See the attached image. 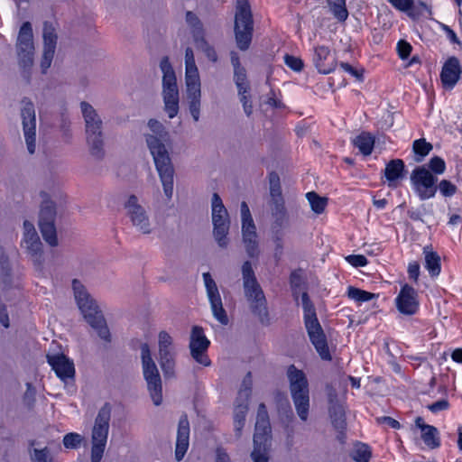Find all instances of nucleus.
I'll return each mask as SVG.
<instances>
[{"label": "nucleus", "mask_w": 462, "mask_h": 462, "mask_svg": "<svg viewBox=\"0 0 462 462\" xmlns=\"http://www.w3.org/2000/svg\"><path fill=\"white\" fill-rule=\"evenodd\" d=\"M148 127L153 134H145V141L153 158L156 171L159 174L163 192L168 200L173 195L174 167L165 145L169 140V133L161 122L156 119L148 121Z\"/></svg>", "instance_id": "1"}, {"label": "nucleus", "mask_w": 462, "mask_h": 462, "mask_svg": "<svg viewBox=\"0 0 462 462\" xmlns=\"http://www.w3.org/2000/svg\"><path fill=\"white\" fill-rule=\"evenodd\" d=\"M74 297L85 320L94 328L98 337L106 341H111V335L106 321L96 300L90 296L85 286L77 279L72 281Z\"/></svg>", "instance_id": "2"}, {"label": "nucleus", "mask_w": 462, "mask_h": 462, "mask_svg": "<svg viewBox=\"0 0 462 462\" xmlns=\"http://www.w3.org/2000/svg\"><path fill=\"white\" fill-rule=\"evenodd\" d=\"M242 278L245 296L252 313L263 326H269L271 319L264 292L257 282L252 263L245 261L242 265Z\"/></svg>", "instance_id": "3"}, {"label": "nucleus", "mask_w": 462, "mask_h": 462, "mask_svg": "<svg viewBox=\"0 0 462 462\" xmlns=\"http://www.w3.org/2000/svg\"><path fill=\"white\" fill-rule=\"evenodd\" d=\"M85 123L86 142L89 153L97 161L105 157L104 123L97 111L88 102L80 103Z\"/></svg>", "instance_id": "4"}, {"label": "nucleus", "mask_w": 462, "mask_h": 462, "mask_svg": "<svg viewBox=\"0 0 462 462\" xmlns=\"http://www.w3.org/2000/svg\"><path fill=\"white\" fill-rule=\"evenodd\" d=\"M287 377L296 412L302 421H306L310 413V389L306 374L294 365H291L287 369Z\"/></svg>", "instance_id": "5"}, {"label": "nucleus", "mask_w": 462, "mask_h": 462, "mask_svg": "<svg viewBox=\"0 0 462 462\" xmlns=\"http://www.w3.org/2000/svg\"><path fill=\"white\" fill-rule=\"evenodd\" d=\"M271 424L267 408L260 403L257 410L255 431L254 434V449L251 452L253 462H268V447Z\"/></svg>", "instance_id": "6"}, {"label": "nucleus", "mask_w": 462, "mask_h": 462, "mask_svg": "<svg viewBox=\"0 0 462 462\" xmlns=\"http://www.w3.org/2000/svg\"><path fill=\"white\" fill-rule=\"evenodd\" d=\"M112 408L106 402L98 411L91 434V462H100L106 445Z\"/></svg>", "instance_id": "7"}, {"label": "nucleus", "mask_w": 462, "mask_h": 462, "mask_svg": "<svg viewBox=\"0 0 462 462\" xmlns=\"http://www.w3.org/2000/svg\"><path fill=\"white\" fill-rule=\"evenodd\" d=\"M162 72V97L164 110L170 118H173L179 112L180 94L175 71L167 56L160 62Z\"/></svg>", "instance_id": "8"}, {"label": "nucleus", "mask_w": 462, "mask_h": 462, "mask_svg": "<svg viewBox=\"0 0 462 462\" xmlns=\"http://www.w3.org/2000/svg\"><path fill=\"white\" fill-rule=\"evenodd\" d=\"M141 360L143 378L153 404L159 406L162 402V378L158 367L152 357L147 343L141 345Z\"/></svg>", "instance_id": "9"}, {"label": "nucleus", "mask_w": 462, "mask_h": 462, "mask_svg": "<svg viewBox=\"0 0 462 462\" xmlns=\"http://www.w3.org/2000/svg\"><path fill=\"white\" fill-rule=\"evenodd\" d=\"M254 30L253 15L248 0H236L235 36L241 51L249 49Z\"/></svg>", "instance_id": "10"}, {"label": "nucleus", "mask_w": 462, "mask_h": 462, "mask_svg": "<svg viewBox=\"0 0 462 462\" xmlns=\"http://www.w3.org/2000/svg\"><path fill=\"white\" fill-rule=\"evenodd\" d=\"M16 53L23 77L29 80L30 69L33 65L34 56L32 28L29 22L23 23L20 28L16 41Z\"/></svg>", "instance_id": "11"}, {"label": "nucleus", "mask_w": 462, "mask_h": 462, "mask_svg": "<svg viewBox=\"0 0 462 462\" xmlns=\"http://www.w3.org/2000/svg\"><path fill=\"white\" fill-rule=\"evenodd\" d=\"M252 373L248 372L242 381L234 405L233 423L235 436L236 439L241 438L242 430L245 424V417L249 410V401L252 393Z\"/></svg>", "instance_id": "12"}, {"label": "nucleus", "mask_w": 462, "mask_h": 462, "mask_svg": "<svg viewBox=\"0 0 462 462\" xmlns=\"http://www.w3.org/2000/svg\"><path fill=\"white\" fill-rule=\"evenodd\" d=\"M125 215L132 226L143 235L153 232V226L145 208L135 195H131L125 203Z\"/></svg>", "instance_id": "13"}, {"label": "nucleus", "mask_w": 462, "mask_h": 462, "mask_svg": "<svg viewBox=\"0 0 462 462\" xmlns=\"http://www.w3.org/2000/svg\"><path fill=\"white\" fill-rule=\"evenodd\" d=\"M21 246L26 250L35 268L42 271L44 263L42 243L33 224L28 220L23 222V237Z\"/></svg>", "instance_id": "14"}, {"label": "nucleus", "mask_w": 462, "mask_h": 462, "mask_svg": "<svg viewBox=\"0 0 462 462\" xmlns=\"http://www.w3.org/2000/svg\"><path fill=\"white\" fill-rule=\"evenodd\" d=\"M158 361L165 377L175 376L176 352L172 337L165 330L158 335Z\"/></svg>", "instance_id": "15"}, {"label": "nucleus", "mask_w": 462, "mask_h": 462, "mask_svg": "<svg viewBox=\"0 0 462 462\" xmlns=\"http://www.w3.org/2000/svg\"><path fill=\"white\" fill-rule=\"evenodd\" d=\"M411 182L421 200L433 198L437 192L435 177L425 165L417 166L411 173Z\"/></svg>", "instance_id": "16"}, {"label": "nucleus", "mask_w": 462, "mask_h": 462, "mask_svg": "<svg viewBox=\"0 0 462 462\" xmlns=\"http://www.w3.org/2000/svg\"><path fill=\"white\" fill-rule=\"evenodd\" d=\"M56 206L51 200H44L39 215V227L45 242L51 246L58 245L57 231L55 226Z\"/></svg>", "instance_id": "17"}, {"label": "nucleus", "mask_w": 462, "mask_h": 462, "mask_svg": "<svg viewBox=\"0 0 462 462\" xmlns=\"http://www.w3.org/2000/svg\"><path fill=\"white\" fill-rule=\"evenodd\" d=\"M21 117L27 150L33 154L36 148V116L34 106L28 98L22 100Z\"/></svg>", "instance_id": "18"}, {"label": "nucleus", "mask_w": 462, "mask_h": 462, "mask_svg": "<svg viewBox=\"0 0 462 462\" xmlns=\"http://www.w3.org/2000/svg\"><path fill=\"white\" fill-rule=\"evenodd\" d=\"M209 345L210 342L206 337L203 328L199 326H194L191 328L189 344L190 356L197 363L204 366H209L211 364L207 355Z\"/></svg>", "instance_id": "19"}, {"label": "nucleus", "mask_w": 462, "mask_h": 462, "mask_svg": "<svg viewBox=\"0 0 462 462\" xmlns=\"http://www.w3.org/2000/svg\"><path fill=\"white\" fill-rule=\"evenodd\" d=\"M202 276L213 316L217 319V321H219V323L226 326L228 324L229 320L223 307L222 299L218 291L217 285L209 273H204Z\"/></svg>", "instance_id": "20"}, {"label": "nucleus", "mask_w": 462, "mask_h": 462, "mask_svg": "<svg viewBox=\"0 0 462 462\" xmlns=\"http://www.w3.org/2000/svg\"><path fill=\"white\" fill-rule=\"evenodd\" d=\"M310 342L323 360H331L327 337L318 319L304 321Z\"/></svg>", "instance_id": "21"}, {"label": "nucleus", "mask_w": 462, "mask_h": 462, "mask_svg": "<svg viewBox=\"0 0 462 462\" xmlns=\"http://www.w3.org/2000/svg\"><path fill=\"white\" fill-rule=\"evenodd\" d=\"M43 52L41 61V69L42 73H46L47 69L51 67V61L55 53L57 44V34L55 28L50 22L43 23Z\"/></svg>", "instance_id": "22"}, {"label": "nucleus", "mask_w": 462, "mask_h": 462, "mask_svg": "<svg viewBox=\"0 0 462 462\" xmlns=\"http://www.w3.org/2000/svg\"><path fill=\"white\" fill-rule=\"evenodd\" d=\"M47 362L55 372L56 375L64 383L75 378V366L72 360L64 354H48Z\"/></svg>", "instance_id": "23"}, {"label": "nucleus", "mask_w": 462, "mask_h": 462, "mask_svg": "<svg viewBox=\"0 0 462 462\" xmlns=\"http://www.w3.org/2000/svg\"><path fill=\"white\" fill-rule=\"evenodd\" d=\"M397 310L404 315H414L419 309L417 291L409 284H404L395 299Z\"/></svg>", "instance_id": "24"}, {"label": "nucleus", "mask_w": 462, "mask_h": 462, "mask_svg": "<svg viewBox=\"0 0 462 462\" xmlns=\"http://www.w3.org/2000/svg\"><path fill=\"white\" fill-rule=\"evenodd\" d=\"M461 74L462 66L460 65L459 60L454 56L449 57L445 61L440 73L443 87L452 89L459 80Z\"/></svg>", "instance_id": "25"}, {"label": "nucleus", "mask_w": 462, "mask_h": 462, "mask_svg": "<svg viewBox=\"0 0 462 462\" xmlns=\"http://www.w3.org/2000/svg\"><path fill=\"white\" fill-rule=\"evenodd\" d=\"M189 445V422L186 414L182 415L179 420L177 440L175 448V458L180 461Z\"/></svg>", "instance_id": "26"}, {"label": "nucleus", "mask_w": 462, "mask_h": 462, "mask_svg": "<svg viewBox=\"0 0 462 462\" xmlns=\"http://www.w3.org/2000/svg\"><path fill=\"white\" fill-rule=\"evenodd\" d=\"M313 62L318 71L329 74L336 68V61L330 50L326 46H317L314 49Z\"/></svg>", "instance_id": "27"}, {"label": "nucleus", "mask_w": 462, "mask_h": 462, "mask_svg": "<svg viewBox=\"0 0 462 462\" xmlns=\"http://www.w3.org/2000/svg\"><path fill=\"white\" fill-rule=\"evenodd\" d=\"M230 60L234 69V81L238 94L248 93L250 89L246 69L242 66L240 58L236 51L230 52Z\"/></svg>", "instance_id": "28"}, {"label": "nucleus", "mask_w": 462, "mask_h": 462, "mask_svg": "<svg viewBox=\"0 0 462 462\" xmlns=\"http://www.w3.org/2000/svg\"><path fill=\"white\" fill-rule=\"evenodd\" d=\"M404 162L401 159L391 160L384 169V176L389 181L390 187H396V181L402 178Z\"/></svg>", "instance_id": "29"}, {"label": "nucleus", "mask_w": 462, "mask_h": 462, "mask_svg": "<svg viewBox=\"0 0 462 462\" xmlns=\"http://www.w3.org/2000/svg\"><path fill=\"white\" fill-rule=\"evenodd\" d=\"M212 223H224L230 221L228 212L225 208L223 201L217 193L212 195Z\"/></svg>", "instance_id": "30"}, {"label": "nucleus", "mask_w": 462, "mask_h": 462, "mask_svg": "<svg viewBox=\"0 0 462 462\" xmlns=\"http://www.w3.org/2000/svg\"><path fill=\"white\" fill-rule=\"evenodd\" d=\"M352 143L355 147L358 148L363 155L368 156L373 152L374 138L370 133L362 132L359 135L353 139Z\"/></svg>", "instance_id": "31"}, {"label": "nucleus", "mask_w": 462, "mask_h": 462, "mask_svg": "<svg viewBox=\"0 0 462 462\" xmlns=\"http://www.w3.org/2000/svg\"><path fill=\"white\" fill-rule=\"evenodd\" d=\"M185 21L190 29L194 42L205 37L203 23L196 14L191 11L186 12Z\"/></svg>", "instance_id": "32"}, {"label": "nucleus", "mask_w": 462, "mask_h": 462, "mask_svg": "<svg viewBox=\"0 0 462 462\" xmlns=\"http://www.w3.org/2000/svg\"><path fill=\"white\" fill-rule=\"evenodd\" d=\"M423 254L425 256V267L428 269L431 276H438L440 273V257L439 255L430 249L429 246L424 247Z\"/></svg>", "instance_id": "33"}, {"label": "nucleus", "mask_w": 462, "mask_h": 462, "mask_svg": "<svg viewBox=\"0 0 462 462\" xmlns=\"http://www.w3.org/2000/svg\"><path fill=\"white\" fill-rule=\"evenodd\" d=\"M327 7L338 22H345L348 17L346 0H326Z\"/></svg>", "instance_id": "34"}, {"label": "nucleus", "mask_w": 462, "mask_h": 462, "mask_svg": "<svg viewBox=\"0 0 462 462\" xmlns=\"http://www.w3.org/2000/svg\"><path fill=\"white\" fill-rule=\"evenodd\" d=\"M230 221H226L224 223H215L213 224V236L217 245L226 248L228 245L227 235L229 232Z\"/></svg>", "instance_id": "35"}, {"label": "nucleus", "mask_w": 462, "mask_h": 462, "mask_svg": "<svg viewBox=\"0 0 462 462\" xmlns=\"http://www.w3.org/2000/svg\"><path fill=\"white\" fill-rule=\"evenodd\" d=\"M329 416L333 426L337 430H343L346 426L345 409L341 403L328 406Z\"/></svg>", "instance_id": "36"}, {"label": "nucleus", "mask_w": 462, "mask_h": 462, "mask_svg": "<svg viewBox=\"0 0 462 462\" xmlns=\"http://www.w3.org/2000/svg\"><path fill=\"white\" fill-rule=\"evenodd\" d=\"M433 146L428 143L424 138L415 140L412 144V151L414 152V161L420 162L430 152Z\"/></svg>", "instance_id": "37"}, {"label": "nucleus", "mask_w": 462, "mask_h": 462, "mask_svg": "<svg viewBox=\"0 0 462 462\" xmlns=\"http://www.w3.org/2000/svg\"><path fill=\"white\" fill-rule=\"evenodd\" d=\"M242 241L247 255L252 259H257L260 254L258 235L242 236Z\"/></svg>", "instance_id": "38"}, {"label": "nucleus", "mask_w": 462, "mask_h": 462, "mask_svg": "<svg viewBox=\"0 0 462 462\" xmlns=\"http://www.w3.org/2000/svg\"><path fill=\"white\" fill-rule=\"evenodd\" d=\"M307 199L310 202L311 209L316 214H321L325 211V208L328 205V199L325 197H320L314 191L308 192L306 194Z\"/></svg>", "instance_id": "39"}, {"label": "nucleus", "mask_w": 462, "mask_h": 462, "mask_svg": "<svg viewBox=\"0 0 462 462\" xmlns=\"http://www.w3.org/2000/svg\"><path fill=\"white\" fill-rule=\"evenodd\" d=\"M437 434L438 430L435 427L431 425L424 426L421 431V439L428 447L434 448L439 446V440Z\"/></svg>", "instance_id": "40"}, {"label": "nucleus", "mask_w": 462, "mask_h": 462, "mask_svg": "<svg viewBox=\"0 0 462 462\" xmlns=\"http://www.w3.org/2000/svg\"><path fill=\"white\" fill-rule=\"evenodd\" d=\"M194 42L196 47L206 55L208 60L213 63L217 61L218 57L217 51L215 48L208 43V42L206 40V37L200 38Z\"/></svg>", "instance_id": "41"}, {"label": "nucleus", "mask_w": 462, "mask_h": 462, "mask_svg": "<svg viewBox=\"0 0 462 462\" xmlns=\"http://www.w3.org/2000/svg\"><path fill=\"white\" fill-rule=\"evenodd\" d=\"M187 98L189 100V113L194 121L198 122L200 116L201 93L187 94Z\"/></svg>", "instance_id": "42"}, {"label": "nucleus", "mask_w": 462, "mask_h": 462, "mask_svg": "<svg viewBox=\"0 0 462 462\" xmlns=\"http://www.w3.org/2000/svg\"><path fill=\"white\" fill-rule=\"evenodd\" d=\"M347 296L358 302H365L373 300L376 297L374 293H371L355 287H348Z\"/></svg>", "instance_id": "43"}, {"label": "nucleus", "mask_w": 462, "mask_h": 462, "mask_svg": "<svg viewBox=\"0 0 462 462\" xmlns=\"http://www.w3.org/2000/svg\"><path fill=\"white\" fill-rule=\"evenodd\" d=\"M351 457L356 462H368L371 457V450L365 444H357L356 445Z\"/></svg>", "instance_id": "44"}, {"label": "nucleus", "mask_w": 462, "mask_h": 462, "mask_svg": "<svg viewBox=\"0 0 462 462\" xmlns=\"http://www.w3.org/2000/svg\"><path fill=\"white\" fill-rule=\"evenodd\" d=\"M271 200L283 199L280 184V177L276 172L269 175Z\"/></svg>", "instance_id": "45"}, {"label": "nucleus", "mask_w": 462, "mask_h": 462, "mask_svg": "<svg viewBox=\"0 0 462 462\" xmlns=\"http://www.w3.org/2000/svg\"><path fill=\"white\" fill-rule=\"evenodd\" d=\"M301 303L304 310V321L318 319L315 307L306 291L301 294Z\"/></svg>", "instance_id": "46"}, {"label": "nucleus", "mask_w": 462, "mask_h": 462, "mask_svg": "<svg viewBox=\"0 0 462 462\" xmlns=\"http://www.w3.org/2000/svg\"><path fill=\"white\" fill-rule=\"evenodd\" d=\"M186 93H201L199 76H185Z\"/></svg>", "instance_id": "47"}, {"label": "nucleus", "mask_w": 462, "mask_h": 462, "mask_svg": "<svg viewBox=\"0 0 462 462\" xmlns=\"http://www.w3.org/2000/svg\"><path fill=\"white\" fill-rule=\"evenodd\" d=\"M428 167L431 173L442 174L446 170V163L439 156H434L430 160Z\"/></svg>", "instance_id": "48"}, {"label": "nucleus", "mask_w": 462, "mask_h": 462, "mask_svg": "<svg viewBox=\"0 0 462 462\" xmlns=\"http://www.w3.org/2000/svg\"><path fill=\"white\" fill-rule=\"evenodd\" d=\"M31 457L32 462H52L48 448L42 449L33 448Z\"/></svg>", "instance_id": "49"}, {"label": "nucleus", "mask_w": 462, "mask_h": 462, "mask_svg": "<svg viewBox=\"0 0 462 462\" xmlns=\"http://www.w3.org/2000/svg\"><path fill=\"white\" fill-rule=\"evenodd\" d=\"M82 441V437L78 433H68L63 438V445L67 448H77Z\"/></svg>", "instance_id": "50"}, {"label": "nucleus", "mask_w": 462, "mask_h": 462, "mask_svg": "<svg viewBox=\"0 0 462 462\" xmlns=\"http://www.w3.org/2000/svg\"><path fill=\"white\" fill-rule=\"evenodd\" d=\"M437 187L445 197H451L457 192L456 185L448 180H442Z\"/></svg>", "instance_id": "51"}, {"label": "nucleus", "mask_w": 462, "mask_h": 462, "mask_svg": "<svg viewBox=\"0 0 462 462\" xmlns=\"http://www.w3.org/2000/svg\"><path fill=\"white\" fill-rule=\"evenodd\" d=\"M339 66L345 72L350 74L351 76L356 78L358 81H363L364 69L358 70L347 62H341L339 64Z\"/></svg>", "instance_id": "52"}, {"label": "nucleus", "mask_w": 462, "mask_h": 462, "mask_svg": "<svg viewBox=\"0 0 462 462\" xmlns=\"http://www.w3.org/2000/svg\"><path fill=\"white\" fill-rule=\"evenodd\" d=\"M36 391L32 383H26V391L23 395V402L28 408H32L35 402Z\"/></svg>", "instance_id": "53"}, {"label": "nucleus", "mask_w": 462, "mask_h": 462, "mask_svg": "<svg viewBox=\"0 0 462 462\" xmlns=\"http://www.w3.org/2000/svg\"><path fill=\"white\" fill-rule=\"evenodd\" d=\"M411 50H412L411 45L409 42H407L406 41L401 40L398 42L397 52H398L399 57L402 60L407 59L410 56Z\"/></svg>", "instance_id": "54"}, {"label": "nucleus", "mask_w": 462, "mask_h": 462, "mask_svg": "<svg viewBox=\"0 0 462 462\" xmlns=\"http://www.w3.org/2000/svg\"><path fill=\"white\" fill-rule=\"evenodd\" d=\"M284 61L289 68L295 71H300L303 69V61L300 58L285 55Z\"/></svg>", "instance_id": "55"}, {"label": "nucleus", "mask_w": 462, "mask_h": 462, "mask_svg": "<svg viewBox=\"0 0 462 462\" xmlns=\"http://www.w3.org/2000/svg\"><path fill=\"white\" fill-rule=\"evenodd\" d=\"M346 260L355 267H363L367 264V259L362 254H351L346 257Z\"/></svg>", "instance_id": "56"}, {"label": "nucleus", "mask_w": 462, "mask_h": 462, "mask_svg": "<svg viewBox=\"0 0 462 462\" xmlns=\"http://www.w3.org/2000/svg\"><path fill=\"white\" fill-rule=\"evenodd\" d=\"M449 407V402L447 399L439 400L431 404H429L427 408L433 413L446 411Z\"/></svg>", "instance_id": "57"}, {"label": "nucleus", "mask_w": 462, "mask_h": 462, "mask_svg": "<svg viewBox=\"0 0 462 462\" xmlns=\"http://www.w3.org/2000/svg\"><path fill=\"white\" fill-rule=\"evenodd\" d=\"M242 236H252V235H257L256 226L254 219L242 222Z\"/></svg>", "instance_id": "58"}, {"label": "nucleus", "mask_w": 462, "mask_h": 462, "mask_svg": "<svg viewBox=\"0 0 462 462\" xmlns=\"http://www.w3.org/2000/svg\"><path fill=\"white\" fill-rule=\"evenodd\" d=\"M396 9L407 12L413 6V0H388Z\"/></svg>", "instance_id": "59"}, {"label": "nucleus", "mask_w": 462, "mask_h": 462, "mask_svg": "<svg viewBox=\"0 0 462 462\" xmlns=\"http://www.w3.org/2000/svg\"><path fill=\"white\" fill-rule=\"evenodd\" d=\"M240 97V101L243 105L244 111L247 116H250L253 113V106L249 101V97L247 93L238 94Z\"/></svg>", "instance_id": "60"}, {"label": "nucleus", "mask_w": 462, "mask_h": 462, "mask_svg": "<svg viewBox=\"0 0 462 462\" xmlns=\"http://www.w3.org/2000/svg\"><path fill=\"white\" fill-rule=\"evenodd\" d=\"M408 274L410 279L413 280L415 282H418L420 275V264L417 262H412L409 263Z\"/></svg>", "instance_id": "61"}, {"label": "nucleus", "mask_w": 462, "mask_h": 462, "mask_svg": "<svg viewBox=\"0 0 462 462\" xmlns=\"http://www.w3.org/2000/svg\"><path fill=\"white\" fill-rule=\"evenodd\" d=\"M274 219V225L278 227H282L287 220V212L285 210L272 213Z\"/></svg>", "instance_id": "62"}, {"label": "nucleus", "mask_w": 462, "mask_h": 462, "mask_svg": "<svg viewBox=\"0 0 462 462\" xmlns=\"http://www.w3.org/2000/svg\"><path fill=\"white\" fill-rule=\"evenodd\" d=\"M326 392L328 395V404L335 405L336 403H340L337 399V393L336 389L331 385H327Z\"/></svg>", "instance_id": "63"}, {"label": "nucleus", "mask_w": 462, "mask_h": 462, "mask_svg": "<svg viewBox=\"0 0 462 462\" xmlns=\"http://www.w3.org/2000/svg\"><path fill=\"white\" fill-rule=\"evenodd\" d=\"M216 462H231V458L223 448H217L216 450Z\"/></svg>", "instance_id": "64"}]
</instances>
